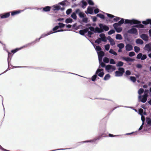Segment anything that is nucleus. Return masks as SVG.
<instances>
[{"label":"nucleus","mask_w":151,"mask_h":151,"mask_svg":"<svg viewBox=\"0 0 151 151\" xmlns=\"http://www.w3.org/2000/svg\"><path fill=\"white\" fill-rule=\"evenodd\" d=\"M135 55V53L133 51H131L129 52L128 55L130 57H132L134 56Z\"/></svg>","instance_id":"5fc2aeb1"},{"label":"nucleus","mask_w":151,"mask_h":151,"mask_svg":"<svg viewBox=\"0 0 151 151\" xmlns=\"http://www.w3.org/2000/svg\"><path fill=\"white\" fill-rule=\"evenodd\" d=\"M150 21H151V19H147L146 20L142 21V23L143 24L147 25L149 24Z\"/></svg>","instance_id":"cd10ccee"},{"label":"nucleus","mask_w":151,"mask_h":151,"mask_svg":"<svg viewBox=\"0 0 151 151\" xmlns=\"http://www.w3.org/2000/svg\"><path fill=\"white\" fill-rule=\"evenodd\" d=\"M144 92V89L142 88H140L138 90V93L139 96L141 95V94L143 93Z\"/></svg>","instance_id":"3c124183"},{"label":"nucleus","mask_w":151,"mask_h":151,"mask_svg":"<svg viewBox=\"0 0 151 151\" xmlns=\"http://www.w3.org/2000/svg\"><path fill=\"white\" fill-rule=\"evenodd\" d=\"M102 41V40H101V38L98 37L95 41V43L98 45H99L101 42Z\"/></svg>","instance_id":"c03bdc74"},{"label":"nucleus","mask_w":151,"mask_h":151,"mask_svg":"<svg viewBox=\"0 0 151 151\" xmlns=\"http://www.w3.org/2000/svg\"><path fill=\"white\" fill-rule=\"evenodd\" d=\"M51 35V34L49 31L47 32L46 33H44L41 35V36L39 38H36L35 40V41L36 43H37V42H38L40 41V40L41 39L44 38V37H45L47 36L48 35Z\"/></svg>","instance_id":"6e6552de"},{"label":"nucleus","mask_w":151,"mask_h":151,"mask_svg":"<svg viewBox=\"0 0 151 151\" xmlns=\"http://www.w3.org/2000/svg\"><path fill=\"white\" fill-rule=\"evenodd\" d=\"M96 17H99L101 19L104 20L105 19V16L101 13L97 14L96 15Z\"/></svg>","instance_id":"393cba45"},{"label":"nucleus","mask_w":151,"mask_h":151,"mask_svg":"<svg viewBox=\"0 0 151 151\" xmlns=\"http://www.w3.org/2000/svg\"><path fill=\"white\" fill-rule=\"evenodd\" d=\"M125 49L127 51H129L133 50V47L130 44H127L125 46Z\"/></svg>","instance_id":"f3484780"},{"label":"nucleus","mask_w":151,"mask_h":151,"mask_svg":"<svg viewBox=\"0 0 151 151\" xmlns=\"http://www.w3.org/2000/svg\"><path fill=\"white\" fill-rule=\"evenodd\" d=\"M150 117H147L146 118V126L147 127H151V113L150 114Z\"/></svg>","instance_id":"9d476101"},{"label":"nucleus","mask_w":151,"mask_h":151,"mask_svg":"<svg viewBox=\"0 0 151 151\" xmlns=\"http://www.w3.org/2000/svg\"><path fill=\"white\" fill-rule=\"evenodd\" d=\"M132 19H124V23L126 24H129L131 25Z\"/></svg>","instance_id":"473e14b6"},{"label":"nucleus","mask_w":151,"mask_h":151,"mask_svg":"<svg viewBox=\"0 0 151 151\" xmlns=\"http://www.w3.org/2000/svg\"><path fill=\"white\" fill-rule=\"evenodd\" d=\"M105 69L108 73L112 72L116 69V68L114 65L108 64L106 65Z\"/></svg>","instance_id":"39448f33"},{"label":"nucleus","mask_w":151,"mask_h":151,"mask_svg":"<svg viewBox=\"0 0 151 151\" xmlns=\"http://www.w3.org/2000/svg\"><path fill=\"white\" fill-rule=\"evenodd\" d=\"M144 50L145 51H147L148 52H150L151 51V45L150 43L146 44L144 47Z\"/></svg>","instance_id":"6ab92c4d"},{"label":"nucleus","mask_w":151,"mask_h":151,"mask_svg":"<svg viewBox=\"0 0 151 151\" xmlns=\"http://www.w3.org/2000/svg\"><path fill=\"white\" fill-rule=\"evenodd\" d=\"M122 73L120 72L118 70H116L115 72V76L117 77L122 76L123 75Z\"/></svg>","instance_id":"c85d7f7f"},{"label":"nucleus","mask_w":151,"mask_h":151,"mask_svg":"<svg viewBox=\"0 0 151 151\" xmlns=\"http://www.w3.org/2000/svg\"><path fill=\"white\" fill-rule=\"evenodd\" d=\"M144 92V93L143 95L138 96V100L139 102L145 103L146 102L147 100L148 96V94L149 93V91L147 89H145Z\"/></svg>","instance_id":"f03ea898"},{"label":"nucleus","mask_w":151,"mask_h":151,"mask_svg":"<svg viewBox=\"0 0 151 151\" xmlns=\"http://www.w3.org/2000/svg\"><path fill=\"white\" fill-rule=\"evenodd\" d=\"M99 35V37L101 40H102V41L106 42L107 41V38L106 37L105 34L104 33H101Z\"/></svg>","instance_id":"a211bd4d"},{"label":"nucleus","mask_w":151,"mask_h":151,"mask_svg":"<svg viewBox=\"0 0 151 151\" xmlns=\"http://www.w3.org/2000/svg\"><path fill=\"white\" fill-rule=\"evenodd\" d=\"M118 71L122 72L123 74L125 72V69L122 67H119L118 68Z\"/></svg>","instance_id":"603ef678"},{"label":"nucleus","mask_w":151,"mask_h":151,"mask_svg":"<svg viewBox=\"0 0 151 151\" xmlns=\"http://www.w3.org/2000/svg\"><path fill=\"white\" fill-rule=\"evenodd\" d=\"M134 25L132 26L135 28L136 27L137 28H144L145 27L141 23L140 21L138 22Z\"/></svg>","instance_id":"2eb2a0df"},{"label":"nucleus","mask_w":151,"mask_h":151,"mask_svg":"<svg viewBox=\"0 0 151 151\" xmlns=\"http://www.w3.org/2000/svg\"><path fill=\"white\" fill-rule=\"evenodd\" d=\"M136 43L137 44L142 45L144 43V42L141 39L139 38H138L136 40Z\"/></svg>","instance_id":"a878e982"},{"label":"nucleus","mask_w":151,"mask_h":151,"mask_svg":"<svg viewBox=\"0 0 151 151\" xmlns=\"http://www.w3.org/2000/svg\"><path fill=\"white\" fill-rule=\"evenodd\" d=\"M94 47L97 52H100L102 50L101 48L99 45H96Z\"/></svg>","instance_id":"bb28decb"},{"label":"nucleus","mask_w":151,"mask_h":151,"mask_svg":"<svg viewBox=\"0 0 151 151\" xmlns=\"http://www.w3.org/2000/svg\"><path fill=\"white\" fill-rule=\"evenodd\" d=\"M115 38L116 40H121L122 39V37L121 34H117L116 35Z\"/></svg>","instance_id":"e433bc0d"},{"label":"nucleus","mask_w":151,"mask_h":151,"mask_svg":"<svg viewBox=\"0 0 151 151\" xmlns=\"http://www.w3.org/2000/svg\"><path fill=\"white\" fill-rule=\"evenodd\" d=\"M51 7L49 6H46L42 7V12H49L50 11Z\"/></svg>","instance_id":"412c9836"},{"label":"nucleus","mask_w":151,"mask_h":151,"mask_svg":"<svg viewBox=\"0 0 151 151\" xmlns=\"http://www.w3.org/2000/svg\"><path fill=\"white\" fill-rule=\"evenodd\" d=\"M106 15H107V16L109 17V18H110L111 19L113 18L115 16L112 14H108L107 13H105Z\"/></svg>","instance_id":"13d9d810"},{"label":"nucleus","mask_w":151,"mask_h":151,"mask_svg":"<svg viewBox=\"0 0 151 151\" xmlns=\"http://www.w3.org/2000/svg\"><path fill=\"white\" fill-rule=\"evenodd\" d=\"M109 52L115 56H116L117 55V53L112 49H110L109 51Z\"/></svg>","instance_id":"ea45409f"},{"label":"nucleus","mask_w":151,"mask_h":151,"mask_svg":"<svg viewBox=\"0 0 151 151\" xmlns=\"http://www.w3.org/2000/svg\"><path fill=\"white\" fill-rule=\"evenodd\" d=\"M86 26L88 27V29L90 31L88 32V36L89 37H91L92 35L95 33L94 27L92 26H91L90 24H86Z\"/></svg>","instance_id":"20e7f679"},{"label":"nucleus","mask_w":151,"mask_h":151,"mask_svg":"<svg viewBox=\"0 0 151 151\" xmlns=\"http://www.w3.org/2000/svg\"><path fill=\"white\" fill-rule=\"evenodd\" d=\"M73 22V20L71 18H68L65 19V22L66 24L71 23Z\"/></svg>","instance_id":"2f4dec72"},{"label":"nucleus","mask_w":151,"mask_h":151,"mask_svg":"<svg viewBox=\"0 0 151 151\" xmlns=\"http://www.w3.org/2000/svg\"><path fill=\"white\" fill-rule=\"evenodd\" d=\"M106 137V134H102L100 135L98 137L95 138L94 139L91 140H89L85 141L79 142L77 143L78 145H80L81 144L83 143H88V142H95L97 140H99L101 137Z\"/></svg>","instance_id":"7ed1b4c3"},{"label":"nucleus","mask_w":151,"mask_h":151,"mask_svg":"<svg viewBox=\"0 0 151 151\" xmlns=\"http://www.w3.org/2000/svg\"><path fill=\"white\" fill-rule=\"evenodd\" d=\"M36 43V42L35 41H33L32 42L28 43L24 45L23 47H21L20 48V49L22 48L23 47H27L28 46L30 45H34V44H35Z\"/></svg>","instance_id":"5701e85b"},{"label":"nucleus","mask_w":151,"mask_h":151,"mask_svg":"<svg viewBox=\"0 0 151 151\" xmlns=\"http://www.w3.org/2000/svg\"><path fill=\"white\" fill-rule=\"evenodd\" d=\"M120 19H121V18L119 17L115 16L114 17V18L113 19V20L114 21L117 22Z\"/></svg>","instance_id":"338daca9"},{"label":"nucleus","mask_w":151,"mask_h":151,"mask_svg":"<svg viewBox=\"0 0 151 151\" xmlns=\"http://www.w3.org/2000/svg\"><path fill=\"white\" fill-rule=\"evenodd\" d=\"M120 19L121 20L117 22L119 25V27H120L122 24L124 23V19L122 18H121Z\"/></svg>","instance_id":"a19ab883"},{"label":"nucleus","mask_w":151,"mask_h":151,"mask_svg":"<svg viewBox=\"0 0 151 151\" xmlns=\"http://www.w3.org/2000/svg\"><path fill=\"white\" fill-rule=\"evenodd\" d=\"M140 37L143 40L145 41H147L148 40L149 37L148 35L145 34H142L140 35Z\"/></svg>","instance_id":"dca6fc26"},{"label":"nucleus","mask_w":151,"mask_h":151,"mask_svg":"<svg viewBox=\"0 0 151 151\" xmlns=\"http://www.w3.org/2000/svg\"><path fill=\"white\" fill-rule=\"evenodd\" d=\"M110 47V45L109 44H107L104 46L105 50L106 51L109 50Z\"/></svg>","instance_id":"e2e57ef3"},{"label":"nucleus","mask_w":151,"mask_h":151,"mask_svg":"<svg viewBox=\"0 0 151 151\" xmlns=\"http://www.w3.org/2000/svg\"><path fill=\"white\" fill-rule=\"evenodd\" d=\"M122 28L120 27H118V28L115 29L116 32L117 33L121 32L122 31Z\"/></svg>","instance_id":"69168bd1"},{"label":"nucleus","mask_w":151,"mask_h":151,"mask_svg":"<svg viewBox=\"0 0 151 151\" xmlns=\"http://www.w3.org/2000/svg\"><path fill=\"white\" fill-rule=\"evenodd\" d=\"M81 2L82 3L81 7L83 9H85L87 5L86 2L84 1H82Z\"/></svg>","instance_id":"72a5a7b5"},{"label":"nucleus","mask_w":151,"mask_h":151,"mask_svg":"<svg viewBox=\"0 0 151 151\" xmlns=\"http://www.w3.org/2000/svg\"><path fill=\"white\" fill-rule=\"evenodd\" d=\"M95 29V33H102V32H101V29L100 27H99L98 26L94 28Z\"/></svg>","instance_id":"b1692460"},{"label":"nucleus","mask_w":151,"mask_h":151,"mask_svg":"<svg viewBox=\"0 0 151 151\" xmlns=\"http://www.w3.org/2000/svg\"><path fill=\"white\" fill-rule=\"evenodd\" d=\"M104 75V72H99L97 73V76H99L100 77H103Z\"/></svg>","instance_id":"58836bf2"},{"label":"nucleus","mask_w":151,"mask_h":151,"mask_svg":"<svg viewBox=\"0 0 151 151\" xmlns=\"http://www.w3.org/2000/svg\"><path fill=\"white\" fill-rule=\"evenodd\" d=\"M127 32L129 34L135 35H137L138 34L137 29L132 26L131 27V28L130 29L127 30Z\"/></svg>","instance_id":"0eeeda50"},{"label":"nucleus","mask_w":151,"mask_h":151,"mask_svg":"<svg viewBox=\"0 0 151 151\" xmlns=\"http://www.w3.org/2000/svg\"><path fill=\"white\" fill-rule=\"evenodd\" d=\"M58 24L59 27V28H63L65 26V24L62 23L61 22H59L58 23Z\"/></svg>","instance_id":"052dcab7"},{"label":"nucleus","mask_w":151,"mask_h":151,"mask_svg":"<svg viewBox=\"0 0 151 151\" xmlns=\"http://www.w3.org/2000/svg\"><path fill=\"white\" fill-rule=\"evenodd\" d=\"M97 53L98 55L99 62H100V61L102 60L103 57L105 55V52L102 50L100 52H97Z\"/></svg>","instance_id":"1a4fd4ad"},{"label":"nucleus","mask_w":151,"mask_h":151,"mask_svg":"<svg viewBox=\"0 0 151 151\" xmlns=\"http://www.w3.org/2000/svg\"><path fill=\"white\" fill-rule=\"evenodd\" d=\"M99 62L100 65L101 66V67L102 68H105V67H106V65H105V63H103L102 61H100V62Z\"/></svg>","instance_id":"bf43d9fd"},{"label":"nucleus","mask_w":151,"mask_h":151,"mask_svg":"<svg viewBox=\"0 0 151 151\" xmlns=\"http://www.w3.org/2000/svg\"><path fill=\"white\" fill-rule=\"evenodd\" d=\"M23 11H24V10H17L9 12H10V13H11V16H13L19 14L21 12H22Z\"/></svg>","instance_id":"ddd939ff"},{"label":"nucleus","mask_w":151,"mask_h":151,"mask_svg":"<svg viewBox=\"0 0 151 151\" xmlns=\"http://www.w3.org/2000/svg\"><path fill=\"white\" fill-rule=\"evenodd\" d=\"M126 107V108H131L132 107H130V106H121V105H119V106H116V107H115L114 108H113V109H112V110H111L110 113H109V114H111V112L114 111V110L115 109H116L117 108H118V107Z\"/></svg>","instance_id":"7c9ffc66"},{"label":"nucleus","mask_w":151,"mask_h":151,"mask_svg":"<svg viewBox=\"0 0 151 151\" xmlns=\"http://www.w3.org/2000/svg\"><path fill=\"white\" fill-rule=\"evenodd\" d=\"M77 24L76 23H75L72 26V28L73 29H75L76 30H77L79 29V27H77Z\"/></svg>","instance_id":"864d4df0"},{"label":"nucleus","mask_w":151,"mask_h":151,"mask_svg":"<svg viewBox=\"0 0 151 151\" xmlns=\"http://www.w3.org/2000/svg\"><path fill=\"white\" fill-rule=\"evenodd\" d=\"M139 22H140V21L138 20L135 19H132L131 25L133 24L134 25Z\"/></svg>","instance_id":"f704fd0d"},{"label":"nucleus","mask_w":151,"mask_h":151,"mask_svg":"<svg viewBox=\"0 0 151 151\" xmlns=\"http://www.w3.org/2000/svg\"><path fill=\"white\" fill-rule=\"evenodd\" d=\"M142 56V54L141 53H139L137 55L136 58L138 59H141Z\"/></svg>","instance_id":"0e129e2a"},{"label":"nucleus","mask_w":151,"mask_h":151,"mask_svg":"<svg viewBox=\"0 0 151 151\" xmlns=\"http://www.w3.org/2000/svg\"><path fill=\"white\" fill-rule=\"evenodd\" d=\"M98 25L100 27V28L101 29V32H103L104 31H107L109 29L108 26L102 23L99 24Z\"/></svg>","instance_id":"423d86ee"},{"label":"nucleus","mask_w":151,"mask_h":151,"mask_svg":"<svg viewBox=\"0 0 151 151\" xmlns=\"http://www.w3.org/2000/svg\"><path fill=\"white\" fill-rule=\"evenodd\" d=\"M72 12V9L71 8L68 9L66 12L67 15H69Z\"/></svg>","instance_id":"680f3d73"},{"label":"nucleus","mask_w":151,"mask_h":151,"mask_svg":"<svg viewBox=\"0 0 151 151\" xmlns=\"http://www.w3.org/2000/svg\"><path fill=\"white\" fill-rule=\"evenodd\" d=\"M103 62L105 63H108L109 61V59L106 57H104L103 59Z\"/></svg>","instance_id":"37998d69"},{"label":"nucleus","mask_w":151,"mask_h":151,"mask_svg":"<svg viewBox=\"0 0 151 151\" xmlns=\"http://www.w3.org/2000/svg\"><path fill=\"white\" fill-rule=\"evenodd\" d=\"M134 51L135 52L137 53L140 51V48L139 47L134 46Z\"/></svg>","instance_id":"a18cd8bd"},{"label":"nucleus","mask_w":151,"mask_h":151,"mask_svg":"<svg viewBox=\"0 0 151 151\" xmlns=\"http://www.w3.org/2000/svg\"><path fill=\"white\" fill-rule=\"evenodd\" d=\"M97 78V73H96L95 72V74L93 75L91 78V81H92L94 82L96 80V79Z\"/></svg>","instance_id":"c756f323"},{"label":"nucleus","mask_w":151,"mask_h":151,"mask_svg":"<svg viewBox=\"0 0 151 151\" xmlns=\"http://www.w3.org/2000/svg\"><path fill=\"white\" fill-rule=\"evenodd\" d=\"M111 77L110 75L109 74H106L104 78V81H107Z\"/></svg>","instance_id":"c9c22d12"},{"label":"nucleus","mask_w":151,"mask_h":151,"mask_svg":"<svg viewBox=\"0 0 151 151\" xmlns=\"http://www.w3.org/2000/svg\"><path fill=\"white\" fill-rule=\"evenodd\" d=\"M128 33L127 32V33L124 34V36L125 39L126 40L128 41L129 42L130 39L128 37Z\"/></svg>","instance_id":"de8ad7c7"},{"label":"nucleus","mask_w":151,"mask_h":151,"mask_svg":"<svg viewBox=\"0 0 151 151\" xmlns=\"http://www.w3.org/2000/svg\"><path fill=\"white\" fill-rule=\"evenodd\" d=\"M53 8L52 9L53 11H58L60 9V6L59 5L56 4L52 6Z\"/></svg>","instance_id":"4be33fe9"},{"label":"nucleus","mask_w":151,"mask_h":151,"mask_svg":"<svg viewBox=\"0 0 151 151\" xmlns=\"http://www.w3.org/2000/svg\"><path fill=\"white\" fill-rule=\"evenodd\" d=\"M115 32V30L114 29H112L108 32V34L109 35H111L114 33Z\"/></svg>","instance_id":"8fccbe9b"},{"label":"nucleus","mask_w":151,"mask_h":151,"mask_svg":"<svg viewBox=\"0 0 151 151\" xmlns=\"http://www.w3.org/2000/svg\"><path fill=\"white\" fill-rule=\"evenodd\" d=\"M59 28V27L58 25H56L52 28V30L50 31L49 32H50L51 34L58 32H56V31H58V29Z\"/></svg>","instance_id":"aec40b11"},{"label":"nucleus","mask_w":151,"mask_h":151,"mask_svg":"<svg viewBox=\"0 0 151 151\" xmlns=\"http://www.w3.org/2000/svg\"><path fill=\"white\" fill-rule=\"evenodd\" d=\"M117 46L120 49H122L124 47V45L123 43H120L117 44Z\"/></svg>","instance_id":"49530a36"},{"label":"nucleus","mask_w":151,"mask_h":151,"mask_svg":"<svg viewBox=\"0 0 151 151\" xmlns=\"http://www.w3.org/2000/svg\"><path fill=\"white\" fill-rule=\"evenodd\" d=\"M11 53L9 52H8V58H7V62H8V68L5 70L4 72L3 73H6L7 71L9 70H10V69L9 68V59L10 58V60H11V58H12V57H10V55H11Z\"/></svg>","instance_id":"f8f14e48"},{"label":"nucleus","mask_w":151,"mask_h":151,"mask_svg":"<svg viewBox=\"0 0 151 151\" xmlns=\"http://www.w3.org/2000/svg\"><path fill=\"white\" fill-rule=\"evenodd\" d=\"M138 113L139 114H142V115L143 114L144 115H146L147 114L145 112H144V110L142 109H140L138 110Z\"/></svg>","instance_id":"79ce46f5"},{"label":"nucleus","mask_w":151,"mask_h":151,"mask_svg":"<svg viewBox=\"0 0 151 151\" xmlns=\"http://www.w3.org/2000/svg\"><path fill=\"white\" fill-rule=\"evenodd\" d=\"M129 79L132 82L135 83L136 81V78L133 76H130L129 77Z\"/></svg>","instance_id":"09e8293b"},{"label":"nucleus","mask_w":151,"mask_h":151,"mask_svg":"<svg viewBox=\"0 0 151 151\" xmlns=\"http://www.w3.org/2000/svg\"><path fill=\"white\" fill-rule=\"evenodd\" d=\"M121 59H123L127 62H132L135 60V59L133 58H131L129 57H126L124 56H122L121 57Z\"/></svg>","instance_id":"9b49d317"},{"label":"nucleus","mask_w":151,"mask_h":151,"mask_svg":"<svg viewBox=\"0 0 151 151\" xmlns=\"http://www.w3.org/2000/svg\"><path fill=\"white\" fill-rule=\"evenodd\" d=\"M124 65V63L122 61H118L117 63L116 64V66L117 67H120L123 66Z\"/></svg>","instance_id":"4c0bfd02"},{"label":"nucleus","mask_w":151,"mask_h":151,"mask_svg":"<svg viewBox=\"0 0 151 151\" xmlns=\"http://www.w3.org/2000/svg\"><path fill=\"white\" fill-rule=\"evenodd\" d=\"M77 14L79 17L82 18L81 20H79L78 22L81 24L83 23H87L89 22L88 19L86 15L83 12L81 11L80 9L78 8L76 9L75 12H73L71 15V17L74 20H76L77 19Z\"/></svg>","instance_id":"f257e3e1"},{"label":"nucleus","mask_w":151,"mask_h":151,"mask_svg":"<svg viewBox=\"0 0 151 151\" xmlns=\"http://www.w3.org/2000/svg\"><path fill=\"white\" fill-rule=\"evenodd\" d=\"M20 49H19L18 48H16L15 49L12 50L11 51V52L13 54H14L18 51Z\"/></svg>","instance_id":"774afa93"},{"label":"nucleus","mask_w":151,"mask_h":151,"mask_svg":"<svg viewBox=\"0 0 151 151\" xmlns=\"http://www.w3.org/2000/svg\"><path fill=\"white\" fill-rule=\"evenodd\" d=\"M109 62L110 64H111L114 65L116 64L115 61L114 59L112 58H111L110 59Z\"/></svg>","instance_id":"6e6d98bb"},{"label":"nucleus","mask_w":151,"mask_h":151,"mask_svg":"<svg viewBox=\"0 0 151 151\" xmlns=\"http://www.w3.org/2000/svg\"><path fill=\"white\" fill-rule=\"evenodd\" d=\"M88 3V4L91 6H93L94 5V3L92 0H86Z\"/></svg>","instance_id":"4d7b16f0"},{"label":"nucleus","mask_w":151,"mask_h":151,"mask_svg":"<svg viewBox=\"0 0 151 151\" xmlns=\"http://www.w3.org/2000/svg\"><path fill=\"white\" fill-rule=\"evenodd\" d=\"M10 15V12H6L0 15V17L1 19H5L9 17Z\"/></svg>","instance_id":"4468645a"}]
</instances>
